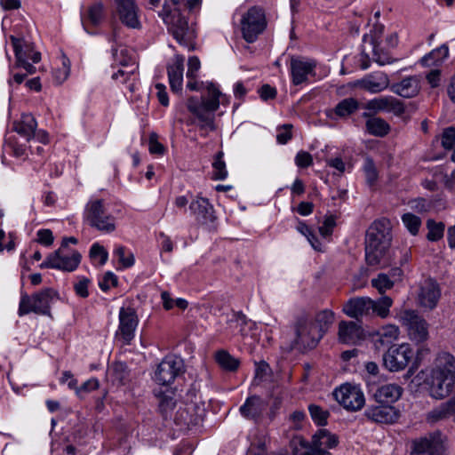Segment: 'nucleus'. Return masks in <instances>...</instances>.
<instances>
[{
	"label": "nucleus",
	"mask_w": 455,
	"mask_h": 455,
	"mask_svg": "<svg viewBox=\"0 0 455 455\" xmlns=\"http://www.w3.org/2000/svg\"><path fill=\"white\" fill-rule=\"evenodd\" d=\"M390 222L387 219L375 220L367 229L365 237V259L369 266L385 267L384 257L391 243Z\"/></svg>",
	"instance_id": "1"
},
{
	"label": "nucleus",
	"mask_w": 455,
	"mask_h": 455,
	"mask_svg": "<svg viewBox=\"0 0 455 455\" xmlns=\"http://www.w3.org/2000/svg\"><path fill=\"white\" fill-rule=\"evenodd\" d=\"M162 6V10L158 12V16L166 24L168 31L179 44L189 50H194L196 33L181 14L180 3L176 0H164Z\"/></svg>",
	"instance_id": "2"
},
{
	"label": "nucleus",
	"mask_w": 455,
	"mask_h": 455,
	"mask_svg": "<svg viewBox=\"0 0 455 455\" xmlns=\"http://www.w3.org/2000/svg\"><path fill=\"white\" fill-rule=\"evenodd\" d=\"M455 389V357L440 352L435 359L429 379V390L435 399L447 397Z\"/></svg>",
	"instance_id": "3"
},
{
	"label": "nucleus",
	"mask_w": 455,
	"mask_h": 455,
	"mask_svg": "<svg viewBox=\"0 0 455 455\" xmlns=\"http://www.w3.org/2000/svg\"><path fill=\"white\" fill-rule=\"evenodd\" d=\"M384 26L375 24L369 31L363 35L361 64L362 69H367L371 65L369 52L372 53V60L378 64L383 66L393 62L390 53L380 48V43L383 41Z\"/></svg>",
	"instance_id": "4"
},
{
	"label": "nucleus",
	"mask_w": 455,
	"mask_h": 455,
	"mask_svg": "<svg viewBox=\"0 0 455 455\" xmlns=\"http://www.w3.org/2000/svg\"><path fill=\"white\" fill-rule=\"evenodd\" d=\"M84 220L91 228L103 234L116 230V218L108 212L103 199H91L84 211Z\"/></svg>",
	"instance_id": "5"
},
{
	"label": "nucleus",
	"mask_w": 455,
	"mask_h": 455,
	"mask_svg": "<svg viewBox=\"0 0 455 455\" xmlns=\"http://www.w3.org/2000/svg\"><path fill=\"white\" fill-rule=\"evenodd\" d=\"M293 329L295 331L293 346L300 351L314 349L323 337L319 333L313 318L307 313H302L296 317Z\"/></svg>",
	"instance_id": "6"
},
{
	"label": "nucleus",
	"mask_w": 455,
	"mask_h": 455,
	"mask_svg": "<svg viewBox=\"0 0 455 455\" xmlns=\"http://www.w3.org/2000/svg\"><path fill=\"white\" fill-rule=\"evenodd\" d=\"M58 295L52 288H45L32 295L22 292L19 304L18 315L23 316L29 313L51 315V303Z\"/></svg>",
	"instance_id": "7"
},
{
	"label": "nucleus",
	"mask_w": 455,
	"mask_h": 455,
	"mask_svg": "<svg viewBox=\"0 0 455 455\" xmlns=\"http://www.w3.org/2000/svg\"><path fill=\"white\" fill-rule=\"evenodd\" d=\"M14 55V68H23L27 73L34 74L36 68L32 63H38L41 60V53L35 50L34 44L27 41L24 37L10 36Z\"/></svg>",
	"instance_id": "8"
},
{
	"label": "nucleus",
	"mask_w": 455,
	"mask_h": 455,
	"mask_svg": "<svg viewBox=\"0 0 455 455\" xmlns=\"http://www.w3.org/2000/svg\"><path fill=\"white\" fill-rule=\"evenodd\" d=\"M267 21L263 8L252 6L243 14L240 20L243 38L249 44L254 43L267 28Z\"/></svg>",
	"instance_id": "9"
},
{
	"label": "nucleus",
	"mask_w": 455,
	"mask_h": 455,
	"mask_svg": "<svg viewBox=\"0 0 455 455\" xmlns=\"http://www.w3.org/2000/svg\"><path fill=\"white\" fill-rule=\"evenodd\" d=\"M413 355L409 344L393 345L383 355V364L390 371H400L407 367Z\"/></svg>",
	"instance_id": "10"
},
{
	"label": "nucleus",
	"mask_w": 455,
	"mask_h": 455,
	"mask_svg": "<svg viewBox=\"0 0 455 455\" xmlns=\"http://www.w3.org/2000/svg\"><path fill=\"white\" fill-rule=\"evenodd\" d=\"M336 401L349 411H360L365 403L363 391L357 386L344 384L333 392Z\"/></svg>",
	"instance_id": "11"
},
{
	"label": "nucleus",
	"mask_w": 455,
	"mask_h": 455,
	"mask_svg": "<svg viewBox=\"0 0 455 455\" xmlns=\"http://www.w3.org/2000/svg\"><path fill=\"white\" fill-rule=\"evenodd\" d=\"M401 321L406 327L410 339L416 343H421L428 338V323L414 310H404Z\"/></svg>",
	"instance_id": "12"
},
{
	"label": "nucleus",
	"mask_w": 455,
	"mask_h": 455,
	"mask_svg": "<svg viewBox=\"0 0 455 455\" xmlns=\"http://www.w3.org/2000/svg\"><path fill=\"white\" fill-rule=\"evenodd\" d=\"M82 256L77 251H74L71 255L61 252V248L50 253L46 259L39 265V267L59 269L66 272L75 271L81 262Z\"/></svg>",
	"instance_id": "13"
},
{
	"label": "nucleus",
	"mask_w": 455,
	"mask_h": 455,
	"mask_svg": "<svg viewBox=\"0 0 455 455\" xmlns=\"http://www.w3.org/2000/svg\"><path fill=\"white\" fill-rule=\"evenodd\" d=\"M114 12L120 22L128 28L140 29V8L136 0H113Z\"/></svg>",
	"instance_id": "14"
},
{
	"label": "nucleus",
	"mask_w": 455,
	"mask_h": 455,
	"mask_svg": "<svg viewBox=\"0 0 455 455\" xmlns=\"http://www.w3.org/2000/svg\"><path fill=\"white\" fill-rule=\"evenodd\" d=\"M316 61L302 56H291L290 72L291 83L298 86L309 82L310 76H315Z\"/></svg>",
	"instance_id": "15"
},
{
	"label": "nucleus",
	"mask_w": 455,
	"mask_h": 455,
	"mask_svg": "<svg viewBox=\"0 0 455 455\" xmlns=\"http://www.w3.org/2000/svg\"><path fill=\"white\" fill-rule=\"evenodd\" d=\"M411 453L417 455H443L444 445L442 433L435 431L412 440Z\"/></svg>",
	"instance_id": "16"
},
{
	"label": "nucleus",
	"mask_w": 455,
	"mask_h": 455,
	"mask_svg": "<svg viewBox=\"0 0 455 455\" xmlns=\"http://www.w3.org/2000/svg\"><path fill=\"white\" fill-rule=\"evenodd\" d=\"M183 361L175 356H166L158 364L155 372V380L159 385L168 386L184 372Z\"/></svg>",
	"instance_id": "17"
},
{
	"label": "nucleus",
	"mask_w": 455,
	"mask_h": 455,
	"mask_svg": "<svg viewBox=\"0 0 455 455\" xmlns=\"http://www.w3.org/2000/svg\"><path fill=\"white\" fill-rule=\"evenodd\" d=\"M119 325L116 338L122 339L126 345L134 339L135 330L139 323L137 313L132 307H121L119 310Z\"/></svg>",
	"instance_id": "18"
},
{
	"label": "nucleus",
	"mask_w": 455,
	"mask_h": 455,
	"mask_svg": "<svg viewBox=\"0 0 455 455\" xmlns=\"http://www.w3.org/2000/svg\"><path fill=\"white\" fill-rule=\"evenodd\" d=\"M363 108L373 113L388 112L396 116H401L405 113L404 103L393 96L374 98L363 104Z\"/></svg>",
	"instance_id": "19"
},
{
	"label": "nucleus",
	"mask_w": 455,
	"mask_h": 455,
	"mask_svg": "<svg viewBox=\"0 0 455 455\" xmlns=\"http://www.w3.org/2000/svg\"><path fill=\"white\" fill-rule=\"evenodd\" d=\"M364 417L377 424L391 425L399 419L401 412L393 405L379 403V405H371L363 412Z\"/></svg>",
	"instance_id": "20"
},
{
	"label": "nucleus",
	"mask_w": 455,
	"mask_h": 455,
	"mask_svg": "<svg viewBox=\"0 0 455 455\" xmlns=\"http://www.w3.org/2000/svg\"><path fill=\"white\" fill-rule=\"evenodd\" d=\"M189 211L200 225L212 224L216 220L212 204L205 197L196 196L189 204Z\"/></svg>",
	"instance_id": "21"
},
{
	"label": "nucleus",
	"mask_w": 455,
	"mask_h": 455,
	"mask_svg": "<svg viewBox=\"0 0 455 455\" xmlns=\"http://www.w3.org/2000/svg\"><path fill=\"white\" fill-rule=\"evenodd\" d=\"M440 297L441 290L439 284L434 279H427L421 283L418 294L419 304L421 307L428 309L435 308Z\"/></svg>",
	"instance_id": "22"
},
{
	"label": "nucleus",
	"mask_w": 455,
	"mask_h": 455,
	"mask_svg": "<svg viewBox=\"0 0 455 455\" xmlns=\"http://www.w3.org/2000/svg\"><path fill=\"white\" fill-rule=\"evenodd\" d=\"M372 299L369 297L350 299L343 307V312L351 318L359 320L363 316L372 315Z\"/></svg>",
	"instance_id": "23"
},
{
	"label": "nucleus",
	"mask_w": 455,
	"mask_h": 455,
	"mask_svg": "<svg viewBox=\"0 0 455 455\" xmlns=\"http://www.w3.org/2000/svg\"><path fill=\"white\" fill-rule=\"evenodd\" d=\"M370 392L372 393V396L378 403L391 405L399 400L403 389L398 384L387 383L377 387L375 390L371 387Z\"/></svg>",
	"instance_id": "24"
},
{
	"label": "nucleus",
	"mask_w": 455,
	"mask_h": 455,
	"mask_svg": "<svg viewBox=\"0 0 455 455\" xmlns=\"http://www.w3.org/2000/svg\"><path fill=\"white\" fill-rule=\"evenodd\" d=\"M338 336L341 343L355 345L363 339V330L355 322L341 321L339 323Z\"/></svg>",
	"instance_id": "25"
},
{
	"label": "nucleus",
	"mask_w": 455,
	"mask_h": 455,
	"mask_svg": "<svg viewBox=\"0 0 455 455\" xmlns=\"http://www.w3.org/2000/svg\"><path fill=\"white\" fill-rule=\"evenodd\" d=\"M188 111L193 114L199 121V127L201 130L209 129L215 131V115L208 110H205L199 106V100L196 97H190L187 102Z\"/></svg>",
	"instance_id": "26"
},
{
	"label": "nucleus",
	"mask_w": 455,
	"mask_h": 455,
	"mask_svg": "<svg viewBox=\"0 0 455 455\" xmlns=\"http://www.w3.org/2000/svg\"><path fill=\"white\" fill-rule=\"evenodd\" d=\"M360 88L371 93H379L389 85V79L384 72H373L357 82Z\"/></svg>",
	"instance_id": "27"
},
{
	"label": "nucleus",
	"mask_w": 455,
	"mask_h": 455,
	"mask_svg": "<svg viewBox=\"0 0 455 455\" xmlns=\"http://www.w3.org/2000/svg\"><path fill=\"white\" fill-rule=\"evenodd\" d=\"M339 443L337 435L330 433L327 429H319L313 436L311 443L303 438L299 439V445L302 448H335Z\"/></svg>",
	"instance_id": "28"
},
{
	"label": "nucleus",
	"mask_w": 455,
	"mask_h": 455,
	"mask_svg": "<svg viewBox=\"0 0 455 455\" xmlns=\"http://www.w3.org/2000/svg\"><path fill=\"white\" fill-rule=\"evenodd\" d=\"M266 406V403L259 396L251 395L245 400L239 411L245 419L257 421L262 416Z\"/></svg>",
	"instance_id": "29"
},
{
	"label": "nucleus",
	"mask_w": 455,
	"mask_h": 455,
	"mask_svg": "<svg viewBox=\"0 0 455 455\" xmlns=\"http://www.w3.org/2000/svg\"><path fill=\"white\" fill-rule=\"evenodd\" d=\"M195 411L196 406L194 404L180 407L175 413L174 422L176 425L187 428L199 425L203 421V418L201 415L195 413Z\"/></svg>",
	"instance_id": "30"
},
{
	"label": "nucleus",
	"mask_w": 455,
	"mask_h": 455,
	"mask_svg": "<svg viewBox=\"0 0 455 455\" xmlns=\"http://www.w3.org/2000/svg\"><path fill=\"white\" fill-rule=\"evenodd\" d=\"M184 58L176 56L173 62L167 67V74L171 89L173 92H180L183 84Z\"/></svg>",
	"instance_id": "31"
},
{
	"label": "nucleus",
	"mask_w": 455,
	"mask_h": 455,
	"mask_svg": "<svg viewBox=\"0 0 455 455\" xmlns=\"http://www.w3.org/2000/svg\"><path fill=\"white\" fill-rule=\"evenodd\" d=\"M390 90L403 98H412L419 92V80L416 76L405 77L401 82L393 84Z\"/></svg>",
	"instance_id": "32"
},
{
	"label": "nucleus",
	"mask_w": 455,
	"mask_h": 455,
	"mask_svg": "<svg viewBox=\"0 0 455 455\" xmlns=\"http://www.w3.org/2000/svg\"><path fill=\"white\" fill-rule=\"evenodd\" d=\"M37 122L33 115L22 114L20 119L13 123V130L28 141L35 137Z\"/></svg>",
	"instance_id": "33"
},
{
	"label": "nucleus",
	"mask_w": 455,
	"mask_h": 455,
	"mask_svg": "<svg viewBox=\"0 0 455 455\" xmlns=\"http://www.w3.org/2000/svg\"><path fill=\"white\" fill-rule=\"evenodd\" d=\"M453 415H455V392L447 402L430 411L427 413V420L429 423H435L449 419Z\"/></svg>",
	"instance_id": "34"
},
{
	"label": "nucleus",
	"mask_w": 455,
	"mask_h": 455,
	"mask_svg": "<svg viewBox=\"0 0 455 455\" xmlns=\"http://www.w3.org/2000/svg\"><path fill=\"white\" fill-rule=\"evenodd\" d=\"M207 91L209 94L208 97H202L199 101V106L214 114L220 107L221 92L212 83L207 85Z\"/></svg>",
	"instance_id": "35"
},
{
	"label": "nucleus",
	"mask_w": 455,
	"mask_h": 455,
	"mask_svg": "<svg viewBox=\"0 0 455 455\" xmlns=\"http://www.w3.org/2000/svg\"><path fill=\"white\" fill-rule=\"evenodd\" d=\"M363 105L355 98H346L340 100L331 112L339 118H346L363 108Z\"/></svg>",
	"instance_id": "36"
},
{
	"label": "nucleus",
	"mask_w": 455,
	"mask_h": 455,
	"mask_svg": "<svg viewBox=\"0 0 455 455\" xmlns=\"http://www.w3.org/2000/svg\"><path fill=\"white\" fill-rule=\"evenodd\" d=\"M449 56V47L446 44L434 49L428 54L425 55L420 62L423 66H440Z\"/></svg>",
	"instance_id": "37"
},
{
	"label": "nucleus",
	"mask_w": 455,
	"mask_h": 455,
	"mask_svg": "<svg viewBox=\"0 0 455 455\" xmlns=\"http://www.w3.org/2000/svg\"><path fill=\"white\" fill-rule=\"evenodd\" d=\"M366 131L376 137H385L391 130L389 124L381 117L369 118L365 124Z\"/></svg>",
	"instance_id": "38"
},
{
	"label": "nucleus",
	"mask_w": 455,
	"mask_h": 455,
	"mask_svg": "<svg viewBox=\"0 0 455 455\" xmlns=\"http://www.w3.org/2000/svg\"><path fill=\"white\" fill-rule=\"evenodd\" d=\"M312 318L319 333L324 336L334 322V313L331 310L323 309L316 313L315 317Z\"/></svg>",
	"instance_id": "39"
},
{
	"label": "nucleus",
	"mask_w": 455,
	"mask_h": 455,
	"mask_svg": "<svg viewBox=\"0 0 455 455\" xmlns=\"http://www.w3.org/2000/svg\"><path fill=\"white\" fill-rule=\"evenodd\" d=\"M108 374L113 381L125 385L130 380V371L127 365L122 362H115L108 368Z\"/></svg>",
	"instance_id": "40"
},
{
	"label": "nucleus",
	"mask_w": 455,
	"mask_h": 455,
	"mask_svg": "<svg viewBox=\"0 0 455 455\" xmlns=\"http://www.w3.org/2000/svg\"><path fill=\"white\" fill-rule=\"evenodd\" d=\"M215 360L222 369L228 371H236L240 364L239 360L232 356L226 350H220L216 352Z\"/></svg>",
	"instance_id": "41"
},
{
	"label": "nucleus",
	"mask_w": 455,
	"mask_h": 455,
	"mask_svg": "<svg viewBox=\"0 0 455 455\" xmlns=\"http://www.w3.org/2000/svg\"><path fill=\"white\" fill-rule=\"evenodd\" d=\"M158 397V411L164 419L171 417L172 411L175 407V400L172 394L160 393Z\"/></svg>",
	"instance_id": "42"
},
{
	"label": "nucleus",
	"mask_w": 455,
	"mask_h": 455,
	"mask_svg": "<svg viewBox=\"0 0 455 455\" xmlns=\"http://www.w3.org/2000/svg\"><path fill=\"white\" fill-rule=\"evenodd\" d=\"M372 315H378L386 318L389 315V308L393 304V300L388 296H382L377 300L372 299Z\"/></svg>",
	"instance_id": "43"
},
{
	"label": "nucleus",
	"mask_w": 455,
	"mask_h": 455,
	"mask_svg": "<svg viewBox=\"0 0 455 455\" xmlns=\"http://www.w3.org/2000/svg\"><path fill=\"white\" fill-rule=\"evenodd\" d=\"M223 157L224 153L222 151H219L214 156V161L212 163L213 180H223L228 177V171Z\"/></svg>",
	"instance_id": "44"
},
{
	"label": "nucleus",
	"mask_w": 455,
	"mask_h": 455,
	"mask_svg": "<svg viewBox=\"0 0 455 455\" xmlns=\"http://www.w3.org/2000/svg\"><path fill=\"white\" fill-rule=\"evenodd\" d=\"M427 228L428 229L427 235V240L436 242L443 238L445 228L443 222H435L434 220H428L427 221Z\"/></svg>",
	"instance_id": "45"
},
{
	"label": "nucleus",
	"mask_w": 455,
	"mask_h": 455,
	"mask_svg": "<svg viewBox=\"0 0 455 455\" xmlns=\"http://www.w3.org/2000/svg\"><path fill=\"white\" fill-rule=\"evenodd\" d=\"M247 323L248 319L243 312H234L232 317L228 320V329H229L231 334H234L235 331L238 328L239 331L243 333V331Z\"/></svg>",
	"instance_id": "46"
},
{
	"label": "nucleus",
	"mask_w": 455,
	"mask_h": 455,
	"mask_svg": "<svg viewBox=\"0 0 455 455\" xmlns=\"http://www.w3.org/2000/svg\"><path fill=\"white\" fill-rule=\"evenodd\" d=\"M114 256H116L123 267H131L134 264V257L131 251L123 245H117L114 250Z\"/></svg>",
	"instance_id": "47"
},
{
	"label": "nucleus",
	"mask_w": 455,
	"mask_h": 455,
	"mask_svg": "<svg viewBox=\"0 0 455 455\" xmlns=\"http://www.w3.org/2000/svg\"><path fill=\"white\" fill-rule=\"evenodd\" d=\"M308 411L313 421L318 426L327 425V419L330 416V412L323 410L321 406L316 404H310L308 406Z\"/></svg>",
	"instance_id": "48"
},
{
	"label": "nucleus",
	"mask_w": 455,
	"mask_h": 455,
	"mask_svg": "<svg viewBox=\"0 0 455 455\" xmlns=\"http://www.w3.org/2000/svg\"><path fill=\"white\" fill-rule=\"evenodd\" d=\"M402 221L412 235H416L419 233L421 226V220L419 217L411 212H407L403 214Z\"/></svg>",
	"instance_id": "49"
},
{
	"label": "nucleus",
	"mask_w": 455,
	"mask_h": 455,
	"mask_svg": "<svg viewBox=\"0 0 455 455\" xmlns=\"http://www.w3.org/2000/svg\"><path fill=\"white\" fill-rule=\"evenodd\" d=\"M371 285L378 290L380 294L390 290L394 286V281L387 274H379L376 278L371 280Z\"/></svg>",
	"instance_id": "50"
},
{
	"label": "nucleus",
	"mask_w": 455,
	"mask_h": 455,
	"mask_svg": "<svg viewBox=\"0 0 455 455\" xmlns=\"http://www.w3.org/2000/svg\"><path fill=\"white\" fill-rule=\"evenodd\" d=\"M363 171L367 184L371 187L378 180V172L372 159L367 158L364 163Z\"/></svg>",
	"instance_id": "51"
},
{
	"label": "nucleus",
	"mask_w": 455,
	"mask_h": 455,
	"mask_svg": "<svg viewBox=\"0 0 455 455\" xmlns=\"http://www.w3.org/2000/svg\"><path fill=\"white\" fill-rule=\"evenodd\" d=\"M441 144L446 150H451L455 147V127L450 126L443 131Z\"/></svg>",
	"instance_id": "52"
},
{
	"label": "nucleus",
	"mask_w": 455,
	"mask_h": 455,
	"mask_svg": "<svg viewBox=\"0 0 455 455\" xmlns=\"http://www.w3.org/2000/svg\"><path fill=\"white\" fill-rule=\"evenodd\" d=\"M103 17V4L101 3H96L89 7L88 9V20L89 21L97 26L100 23Z\"/></svg>",
	"instance_id": "53"
},
{
	"label": "nucleus",
	"mask_w": 455,
	"mask_h": 455,
	"mask_svg": "<svg viewBox=\"0 0 455 455\" xmlns=\"http://www.w3.org/2000/svg\"><path fill=\"white\" fill-rule=\"evenodd\" d=\"M336 226V216L331 214L324 217L323 225L319 227L320 234L326 237L332 234L333 228Z\"/></svg>",
	"instance_id": "54"
},
{
	"label": "nucleus",
	"mask_w": 455,
	"mask_h": 455,
	"mask_svg": "<svg viewBox=\"0 0 455 455\" xmlns=\"http://www.w3.org/2000/svg\"><path fill=\"white\" fill-rule=\"evenodd\" d=\"M90 256L92 259H100V264L104 265L108 257V251L105 248L99 243H93L90 249Z\"/></svg>",
	"instance_id": "55"
},
{
	"label": "nucleus",
	"mask_w": 455,
	"mask_h": 455,
	"mask_svg": "<svg viewBox=\"0 0 455 455\" xmlns=\"http://www.w3.org/2000/svg\"><path fill=\"white\" fill-rule=\"evenodd\" d=\"M295 164L299 168H307L313 164V157L308 152L300 150L295 156Z\"/></svg>",
	"instance_id": "56"
},
{
	"label": "nucleus",
	"mask_w": 455,
	"mask_h": 455,
	"mask_svg": "<svg viewBox=\"0 0 455 455\" xmlns=\"http://www.w3.org/2000/svg\"><path fill=\"white\" fill-rule=\"evenodd\" d=\"M117 283H118V279H117V276L108 271L107 273H105L102 280L100 282L99 285L100 287V289L104 291H107L110 289V287H116L117 286Z\"/></svg>",
	"instance_id": "57"
},
{
	"label": "nucleus",
	"mask_w": 455,
	"mask_h": 455,
	"mask_svg": "<svg viewBox=\"0 0 455 455\" xmlns=\"http://www.w3.org/2000/svg\"><path fill=\"white\" fill-rule=\"evenodd\" d=\"M292 124H286L278 129L276 140L280 144H286L292 137L291 130Z\"/></svg>",
	"instance_id": "58"
},
{
	"label": "nucleus",
	"mask_w": 455,
	"mask_h": 455,
	"mask_svg": "<svg viewBox=\"0 0 455 455\" xmlns=\"http://www.w3.org/2000/svg\"><path fill=\"white\" fill-rule=\"evenodd\" d=\"M6 149H9L15 157H22L26 155L25 145L20 144L14 140H9L6 142Z\"/></svg>",
	"instance_id": "59"
},
{
	"label": "nucleus",
	"mask_w": 455,
	"mask_h": 455,
	"mask_svg": "<svg viewBox=\"0 0 455 455\" xmlns=\"http://www.w3.org/2000/svg\"><path fill=\"white\" fill-rule=\"evenodd\" d=\"M411 208L418 212H427L432 208L430 201L419 197L411 202Z\"/></svg>",
	"instance_id": "60"
},
{
	"label": "nucleus",
	"mask_w": 455,
	"mask_h": 455,
	"mask_svg": "<svg viewBox=\"0 0 455 455\" xmlns=\"http://www.w3.org/2000/svg\"><path fill=\"white\" fill-rule=\"evenodd\" d=\"M148 146L149 152L153 155H163L164 153V147L157 140L156 133L150 135Z\"/></svg>",
	"instance_id": "61"
},
{
	"label": "nucleus",
	"mask_w": 455,
	"mask_h": 455,
	"mask_svg": "<svg viewBox=\"0 0 455 455\" xmlns=\"http://www.w3.org/2000/svg\"><path fill=\"white\" fill-rule=\"evenodd\" d=\"M258 92L261 100L265 101L275 99L277 94L276 89L269 84H263Z\"/></svg>",
	"instance_id": "62"
},
{
	"label": "nucleus",
	"mask_w": 455,
	"mask_h": 455,
	"mask_svg": "<svg viewBox=\"0 0 455 455\" xmlns=\"http://www.w3.org/2000/svg\"><path fill=\"white\" fill-rule=\"evenodd\" d=\"M53 235L50 229H40L37 231V242L44 246H50L53 243Z\"/></svg>",
	"instance_id": "63"
},
{
	"label": "nucleus",
	"mask_w": 455,
	"mask_h": 455,
	"mask_svg": "<svg viewBox=\"0 0 455 455\" xmlns=\"http://www.w3.org/2000/svg\"><path fill=\"white\" fill-rule=\"evenodd\" d=\"M200 68V60L197 57L192 56L188 59V71L187 77L188 79H194L196 77V72Z\"/></svg>",
	"instance_id": "64"
}]
</instances>
